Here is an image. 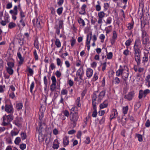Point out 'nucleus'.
Segmentation results:
<instances>
[{"label": "nucleus", "mask_w": 150, "mask_h": 150, "mask_svg": "<svg viewBox=\"0 0 150 150\" xmlns=\"http://www.w3.org/2000/svg\"><path fill=\"white\" fill-rule=\"evenodd\" d=\"M141 41L139 39H136L135 42L133 47V49L134 52L135 60L137 63V65L140 64L141 51L140 50Z\"/></svg>", "instance_id": "nucleus-1"}, {"label": "nucleus", "mask_w": 150, "mask_h": 150, "mask_svg": "<svg viewBox=\"0 0 150 150\" xmlns=\"http://www.w3.org/2000/svg\"><path fill=\"white\" fill-rule=\"evenodd\" d=\"M96 92L97 93L98 91L94 92L91 96L92 106L93 110H97V103L96 102V99L97 98V100L98 102H100L105 96V91H103L100 93L97 97Z\"/></svg>", "instance_id": "nucleus-2"}, {"label": "nucleus", "mask_w": 150, "mask_h": 150, "mask_svg": "<svg viewBox=\"0 0 150 150\" xmlns=\"http://www.w3.org/2000/svg\"><path fill=\"white\" fill-rule=\"evenodd\" d=\"M14 116L12 114H5L2 117V125L4 126H7L10 124V122L13 119Z\"/></svg>", "instance_id": "nucleus-3"}, {"label": "nucleus", "mask_w": 150, "mask_h": 150, "mask_svg": "<svg viewBox=\"0 0 150 150\" xmlns=\"http://www.w3.org/2000/svg\"><path fill=\"white\" fill-rule=\"evenodd\" d=\"M5 111L9 114H12L14 112V109L12 104L11 103L9 104L6 103L4 106Z\"/></svg>", "instance_id": "nucleus-4"}, {"label": "nucleus", "mask_w": 150, "mask_h": 150, "mask_svg": "<svg viewBox=\"0 0 150 150\" xmlns=\"http://www.w3.org/2000/svg\"><path fill=\"white\" fill-rule=\"evenodd\" d=\"M43 113L41 112V114L39 115V127L38 130L39 133H41L42 131V129L43 128L42 126L45 127V124L44 123H42V118L43 117Z\"/></svg>", "instance_id": "nucleus-5"}, {"label": "nucleus", "mask_w": 150, "mask_h": 150, "mask_svg": "<svg viewBox=\"0 0 150 150\" xmlns=\"http://www.w3.org/2000/svg\"><path fill=\"white\" fill-rule=\"evenodd\" d=\"M71 115L70 120L73 122L74 126L75 127L76 122L79 117L78 113L77 112H75L74 113H72Z\"/></svg>", "instance_id": "nucleus-6"}, {"label": "nucleus", "mask_w": 150, "mask_h": 150, "mask_svg": "<svg viewBox=\"0 0 150 150\" xmlns=\"http://www.w3.org/2000/svg\"><path fill=\"white\" fill-rule=\"evenodd\" d=\"M105 14H106L103 11H101L98 13V19L97 22L98 24H101V26L103 22L102 20L105 17Z\"/></svg>", "instance_id": "nucleus-7"}, {"label": "nucleus", "mask_w": 150, "mask_h": 150, "mask_svg": "<svg viewBox=\"0 0 150 150\" xmlns=\"http://www.w3.org/2000/svg\"><path fill=\"white\" fill-rule=\"evenodd\" d=\"M92 36V32H91L89 33L87 35L86 45L88 47V51L90 50V43L91 38Z\"/></svg>", "instance_id": "nucleus-8"}, {"label": "nucleus", "mask_w": 150, "mask_h": 150, "mask_svg": "<svg viewBox=\"0 0 150 150\" xmlns=\"http://www.w3.org/2000/svg\"><path fill=\"white\" fill-rule=\"evenodd\" d=\"M134 95V91H132L129 92L128 94L124 96V98L127 99L128 100L130 101L132 100Z\"/></svg>", "instance_id": "nucleus-9"}, {"label": "nucleus", "mask_w": 150, "mask_h": 150, "mask_svg": "<svg viewBox=\"0 0 150 150\" xmlns=\"http://www.w3.org/2000/svg\"><path fill=\"white\" fill-rule=\"evenodd\" d=\"M149 53V51L146 50L144 52V56L142 58V62L145 63H146L148 60V56Z\"/></svg>", "instance_id": "nucleus-10"}, {"label": "nucleus", "mask_w": 150, "mask_h": 150, "mask_svg": "<svg viewBox=\"0 0 150 150\" xmlns=\"http://www.w3.org/2000/svg\"><path fill=\"white\" fill-rule=\"evenodd\" d=\"M124 69L123 71V74L122 75V78L125 77V78H128L129 75V70L128 67L125 66H124Z\"/></svg>", "instance_id": "nucleus-11"}, {"label": "nucleus", "mask_w": 150, "mask_h": 150, "mask_svg": "<svg viewBox=\"0 0 150 150\" xmlns=\"http://www.w3.org/2000/svg\"><path fill=\"white\" fill-rule=\"evenodd\" d=\"M84 71L83 67H80L77 71L76 75L79 76L80 79L82 80V78L83 76Z\"/></svg>", "instance_id": "nucleus-12"}, {"label": "nucleus", "mask_w": 150, "mask_h": 150, "mask_svg": "<svg viewBox=\"0 0 150 150\" xmlns=\"http://www.w3.org/2000/svg\"><path fill=\"white\" fill-rule=\"evenodd\" d=\"M109 102L107 100H105L99 106L100 109H102L107 108Z\"/></svg>", "instance_id": "nucleus-13"}, {"label": "nucleus", "mask_w": 150, "mask_h": 150, "mask_svg": "<svg viewBox=\"0 0 150 150\" xmlns=\"http://www.w3.org/2000/svg\"><path fill=\"white\" fill-rule=\"evenodd\" d=\"M117 112L115 109H112V114L110 116V119L111 120L114 118L116 117L117 116Z\"/></svg>", "instance_id": "nucleus-14"}, {"label": "nucleus", "mask_w": 150, "mask_h": 150, "mask_svg": "<svg viewBox=\"0 0 150 150\" xmlns=\"http://www.w3.org/2000/svg\"><path fill=\"white\" fill-rule=\"evenodd\" d=\"M86 8L87 6L86 5L83 4L81 8V10L79 13V14L82 15H85L86 13L85 9Z\"/></svg>", "instance_id": "nucleus-15"}, {"label": "nucleus", "mask_w": 150, "mask_h": 150, "mask_svg": "<svg viewBox=\"0 0 150 150\" xmlns=\"http://www.w3.org/2000/svg\"><path fill=\"white\" fill-rule=\"evenodd\" d=\"M93 74V70L91 68L87 69L86 71L87 76L88 78H91Z\"/></svg>", "instance_id": "nucleus-16"}, {"label": "nucleus", "mask_w": 150, "mask_h": 150, "mask_svg": "<svg viewBox=\"0 0 150 150\" xmlns=\"http://www.w3.org/2000/svg\"><path fill=\"white\" fill-rule=\"evenodd\" d=\"M142 44L144 45L145 46H146L147 44H149L150 41L149 40V36L142 38Z\"/></svg>", "instance_id": "nucleus-17"}, {"label": "nucleus", "mask_w": 150, "mask_h": 150, "mask_svg": "<svg viewBox=\"0 0 150 150\" xmlns=\"http://www.w3.org/2000/svg\"><path fill=\"white\" fill-rule=\"evenodd\" d=\"M59 142H58L57 139L55 140L53 142L52 145V148L54 149H57L59 147Z\"/></svg>", "instance_id": "nucleus-18"}, {"label": "nucleus", "mask_w": 150, "mask_h": 150, "mask_svg": "<svg viewBox=\"0 0 150 150\" xmlns=\"http://www.w3.org/2000/svg\"><path fill=\"white\" fill-rule=\"evenodd\" d=\"M17 57L19 58L20 61L19 62V64H22L24 61V59L22 57L19 51H18L17 53Z\"/></svg>", "instance_id": "nucleus-19"}, {"label": "nucleus", "mask_w": 150, "mask_h": 150, "mask_svg": "<svg viewBox=\"0 0 150 150\" xmlns=\"http://www.w3.org/2000/svg\"><path fill=\"white\" fill-rule=\"evenodd\" d=\"M69 137L67 136H65L63 139V143L64 146L65 147L68 145L69 144Z\"/></svg>", "instance_id": "nucleus-20"}, {"label": "nucleus", "mask_w": 150, "mask_h": 150, "mask_svg": "<svg viewBox=\"0 0 150 150\" xmlns=\"http://www.w3.org/2000/svg\"><path fill=\"white\" fill-rule=\"evenodd\" d=\"M78 23L80 25V26H82L84 27L85 25V23L81 17H79L77 20Z\"/></svg>", "instance_id": "nucleus-21"}, {"label": "nucleus", "mask_w": 150, "mask_h": 150, "mask_svg": "<svg viewBox=\"0 0 150 150\" xmlns=\"http://www.w3.org/2000/svg\"><path fill=\"white\" fill-rule=\"evenodd\" d=\"M36 26L38 28H41V27L42 22L40 18H38L36 20Z\"/></svg>", "instance_id": "nucleus-22"}, {"label": "nucleus", "mask_w": 150, "mask_h": 150, "mask_svg": "<svg viewBox=\"0 0 150 150\" xmlns=\"http://www.w3.org/2000/svg\"><path fill=\"white\" fill-rule=\"evenodd\" d=\"M124 69H119L116 72V76H119L120 75L122 76V74L123 73V71L124 70Z\"/></svg>", "instance_id": "nucleus-23"}, {"label": "nucleus", "mask_w": 150, "mask_h": 150, "mask_svg": "<svg viewBox=\"0 0 150 150\" xmlns=\"http://www.w3.org/2000/svg\"><path fill=\"white\" fill-rule=\"evenodd\" d=\"M20 118L18 117H17L16 118L14 122L15 125L18 126H19L20 125Z\"/></svg>", "instance_id": "nucleus-24"}, {"label": "nucleus", "mask_w": 150, "mask_h": 150, "mask_svg": "<svg viewBox=\"0 0 150 150\" xmlns=\"http://www.w3.org/2000/svg\"><path fill=\"white\" fill-rule=\"evenodd\" d=\"M55 45L57 48L60 47L61 46V43L59 40L58 39L56 38L55 41Z\"/></svg>", "instance_id": "nucleus-25"}, {"label": "nucleus", "mask_w": 150, "mask_h": 150, "mask_svg": "<svg viewBox=\"0 0 150 150\" xmlns=\"http://www.w3.org/2000/svg\"><path fill=\"white\" fill-rule=\"evenodd\" d=\"M23 107V103H17L16 105V108L18 110L21 109Z\"/></svg>", "instance_id": "nucleus-26"}, {"label": "nucleus", "mask_w": 150, "mask_h": 150, "mask_svg": "<svg viewBox=\"0 0 150 150\" xmlns=\"http://www.w3.org/2000/svg\"><path fill=\"white\" fill-rule=\"evenodd\" d=\"M6 70L7 72L10 75H11L13 74L14 71L12 68L7 67L6 69Z\"/></svg>", "instance_id": "nucleus-27"}, {"label": "nucleus", "mask_w": 150, "mask_h": 150, "mask_svg": "<svg viewBox=\"0 0 150 150\" xmlns=\"http://www.w3.org/2000/svg\"><path fill=\"white\" fill-rule=\"evenodd\" d=\"M144 94L143 91L142 90H140L138 96L139 99H141L143 97H144Z\"/></svg>", "instance_id": "nucleus-28"}, {"label": "nucleus", "mask_w": 150, "mask_h": 150, "mask_svg": "<svg viewBox=\"0 0 150 150\" xmlns=\"http://www.w3.org/2000/svg\"><path fill=\"white\" fill-rule=\"evenodd\" d=\"M128 110V106H126L125 107H124L122 108V112L124 115L126 114Z\"/></svg>", "instance_id": "nucleus-29"}, {"label": "nucleus", "mask_w": 150, "mask_h": 150, "mask_svg": "<svg viewBox=\"0 0 150 150\" xmlns=\"http://www.w3.org/2000/svg\"><path fill=\"white\" fill-rule=\"evenodd\" d=\"M80 97H78L76 100V105L79 107H80L81 106V104L80 103Z\"/></svg>", "instance_id": "nucleus-30"}, {"label": "nucleus", "mask_w": 150, "mask_h": 150, "mask_svg": "<svg viewBox=\"0 0 150 150\" xmlns=\"http://www.w3.org/2000/svg\"><path fill=\"white\" fill-rule=\"evenodd\" d=\"M21 137L22 140L25 139L27 138L26 133L23 132H22L21 134Z\"/></svg>", "instance_id": "nucleus-31"}, {"label": "nucleus", "mask_w": 150, "mask_h": 150, "mask_svg": "<svg viewBox=\"0 0 150 150\" xmlns=\"http://www.w3.org/2000/svg\"><path fill=\"white\" fill-rule=\"evenodd\" d=\"M58 24V28H62L64 24L63 20H59Z\"/></svg>", "instance_id": "nucleus-32"}, {"label": "nucleus", "mask_w": 150, "mask_h": 150, "mask_svg": "<svg viewBox=\"0 0 150 150\" xmlns=\"http://www.w3.org/2000/svg\"><path fill=\"white\" fill-rule=\"evenodd\" d=\"M142 38L149 36L147 34V33L146 31L143 30H142Z\"/></svg>", "instance_id": "nucleus-33"}, {"label": "nucleus", "mask_w": 150, "mask_h": 150, "mask_svg": "<svg viewBox=\"0 0 150 150\" xmlns=\"http://www.w3.org/2000/svg\"><path fill=\"white\" fill-rule=\"evenodd\" d=\"M19 10L20 11V18L21 19H23V18L25 17V13L23 11L21 8H20Z\"/></svg>", "instance_id": "nucleus-34"}, {"label": "nucleus", "mask_w": 150, "mask_h": 150, "mask_svg": "<svg viewBox=\"0 0 150 150\" xmlns=\"http://www.w3.org/2000/svg\"><path fill=\"white\" fill-rule=\"evenodd\" d=\"M71 45V47H73L76 42V40L74 37H72L70 40Z\"/></svg>", "instance_id": "nucleus-35"}, {"label": "nucleus", "mask_w": 150, "mask_h": 150, "mask_svg": "<svg viewBox=\"0 0 150 150\" xmlns=\"http://www.w3.org/2000/svg\"><path fill=\"white\" fill-rule=\"evenodd\" d=\"M21 139L20 137H17L15 141H14V143L16 145H18L19 143L21 142Z\"/></svg>", "instance_id": "nucleus-36"}, {"label": "nucleus", "mask_w": 150, "mask_h": 150, "mask_svg": "<svg viewBox=\"0 0 150 150\" xmlns=\"http://www.w3.org/2000/svg\"><path fill=\"white\" fill-rule=\"evenodd\" d=\"M56 88V84L52 83L50 86V90L52 91H54Z\"/></svg>", "instance_id": "nucleus-37"}, {"label": "nucleus", "mask_w": 150, "mask_h": 150, "mask_svg": "<svg viewBox=\"0 0 150 150\" xmlns=\"http://www.w3.org/2000/svg\"><path fill=\"white\" fill-rule=\"evenodd\" d=\"M136 136L138 138V139L139 142H141L143 141L142 135L139 134H137Z\"/></svg>", "instance_id": "nucleus-38"}, {"label": "nucleus", "mask_w": 150, "mask_h": 150, "mask_svg": "<svg viewBox=\"0 0 150 150\" xmlns=\"http://www.w3.org/2000/svg\"><path fill=\"white\" fill-rule=\"evenodd\" d=\"M16 26V24L15 23L11 22L9 23L8 27L9 28L11 29L15 27Z\"/></svg>", "instance_id": "nucleus-39"}, {"label": "nucleus", "mask_w": 150, "mask_h": 150, "mask_svg": "<svg viewBox=\"0 0 150 150\" xmlns=\"http://www.w3.org/2000/svg\"><path fill=\"white\" fill-rule=\"evenodd\" d=\"M63 10V8L62 7H60L58 8L57 11V14L59 15H60L62 13Z\"/></svg>", "instance_id": "nucleus-40"}, {"label": "nucleus", "mask_w": 150, "mask_h": 150, "mask_svg": "<svg viewBox=\"0 0 150 150\" xmlns=\"http://www.w3.org/2000/svg\"><path fill=\"white\" fill-rule=\"evenodd\" d=\"M33 55L35 60H37L38 59V57L37 53V51L36 50H34L33 51Z\"/></svg>", "instance_id": "nucleus-41"}, {"label": "nucleus", "mask_w": 150, "mask_h": 150, "mask_svg": "<svg viewBox=\"0 0 150 150\" xmlns=\"http://www.w3.org/2000/svg\"><path fill=\"white\" fill-rule=\"evenodd\" d=\"M132 41L130 38L127 40L125 42V45L127 47L129 46L132 43Z\"/></svg>", "instance_id": "nucleus-42"}, {"label": "nucleus", "mask_w": 150, "mask_h": 150, "mask_svg": "<svg viewBox=\"0 0 150 150\" xmlns=\"http://www.w3.org/2000/svg\"><path fill=\"white\" fill-rule=\"evenodd\" d=\"M98 4L96 6L95 8L96 11H99L101 10V6L100 5V3L98 1Z\"/></svg>", "instance_id": "nucleus-43"}, {"label": "nucleus", "mask_w": 150, "mask_h": 150, "mask_svg": "<svg viewBox=\"0 0 150 150\" xmlns=\"http://www.w3.org/2000/svg\"><path fill=\"white\" fill-rule=\"evenodd\" d=\"M54 28L56 29L57 34L59 35L60 34V29L61 28H58V25H55Z\"/></svg>", "instance_id": "nucleus-44"}, {"label": "nucleus", "mask_w": 150, "mask_h": 150, "mask_svg": "<svg viewBox=\"0 0 150 150\" xmlns=\"http://www.w3.org/2000/svg\"><path fill=\"white\" fill-rule=\"evenodd\" d=\"M7 64L8 66V68H12L14 67V63L13 62H8L7 63Z\"/></svg>", "instance_id": "nucleus-45"}, {"label": "nucleus", "mask_w": 150, "mask_h": 150, "mask_svg": "<svg viewBox=\"0 0 150 150\" xmlns=\"http://www.w3.org/2000/svg\"><path fill=\"white\" fill-rule=\"evenodd\" d=\"M84 142L86 144H88L91 142L90 137H87L86 138V140L84 141Z\"/></svg>", "instance_id": "nucleus-46"}, {"label": "nucleus", "mask_w": 150, "mask_h": 150, "mask_svg": "<svg viewBox=\"0 0 150 150\" xmlns=\"http://www.w3.org/2000/svg\"><path fill=\"white\" fill-rule=\"evenodd\" d=\"M34 45L35 47L38 50L39 49V47L38 45V40H35Z\"/></svg>", "instance_id": "nucleus-47"}, {"label": "nucleus", "mask_w": 150, "mask_h": 150, "mask_svg": "<svg viewBox=\"0 0 150 150\" xmlns=\"http://www.w3.org/2000/svg\"><path fill=\"white\" fill-rule=\"evenodd\" d=\"M109 7V4L107 3H104V10L105 11L107 10Z\"/></svg>", "instance_id": "nucleus-48"}, {"label": "nucleus", "mask_w": 150, "mask_h": 150, "mask_svg": "<svg viewBox=\"0 0 150 150\" xmlns=\"http://www.w3.org/2000/svg\"><path fill=\"white\" fill-rule=\"evenodd\" d=\"M6 142L8 144H11L12 143L11 139L10 137H8L6 138Z\"/></svg>", "instance_id": "nucleus-49"}, {"label": "nucleus", "mask_w": 150, "mask_h": 150, "mask_svg": "<svg viewBox=\"0 0 150 150\" xmlns=\"http://www.w3.org/2000/svg\"><path fill=\"white\" fill-rule=\"evenodd\" d=\"M150 92V90L149 89H146L143 91L144 94V98L145 97L146 95Z\"/></svg>", "instance_id": "nucleus-50"}, {"label": "nucleus", "mask_w": 150, "mask_h": 150, "mask_svg": "<svg viewBox=\"0 0 150 150\" xmlns=\"http://www.w3.org/2000/svg\"><path fill=\"white\" fill-rule=\"evenodd\" d=\"M112 20L111 18L110 17H109L107 18L105 23L106 24H110L111 23Z\"/></svg>", "instance_id": "nucleus-51"}, {"label": "nucleus", "mask_w": 150, "mask_h": 150, "mask_svg": "<svg viewBox=\"0 0 150 150\" xmlns=\"http://www.w3.org/2000/svg\"><path fill=\"white\" fill-rule=\"evenodd\" d=\"M112 52H109L107 55V58L108 59H111L112 57Z\"/></svg>", "instance_id": "nucleus-52"}, {"label": "nucleus", "mask_w": 150, "mask_h": 150, "mask_svg": "<svg viewBox=\"0 0 150 150\" xmlns=\"http://www.w3.org/2000/svg\"><path fill=\"white\" fill-rule=\"evenodd\" d=\"M26 146V144H22L20 145V147L22 150H23L25 149Z\"/></svg>", "instance_id": "nucleus-53"}, {"label": "nucleus", "mask_w": 150, "mask_h": 150, "mask_svg": "<svg viewBox=\"0 0 150 150\" xmlns=\"http://www.w3.org/2000/svg\"><path fill=\"white\" fill-rule=\"evenodd\" d=\"M51 80L52 82V83L56 84V80L54 76H53L51 77Z\"/></svg>", "instance_id": "nucleus-54"}, {"label": "nucleus", "mask_w": 150, "mask_h": 150, "mask_svg": "<svg viewBox=\"0 0 150 150\" xmlns=\"http://www.w3.org/2000/svg\"><path fill=\"white\" fill-rule=\"evenodd\" d=\"M34 86V83L33 81L32 82L30 88V91L31 93H32L33 92V90Z\"/></svg>", "instance_id": "nucleus-55"}, {"label": "nucleus", "mask_w": 150, "mask_h": 150, "mask_svg": "<svg viewBox=\"0 0 150 150\" xmlns=\"http://www.w3.org/2000/svg\"><path fill=\"white\" fill-rule=\"evenodd\" d=\"M63 113L64 115L68 117L69 115V113L68 111L67 110H65L63 112Z\"/></svg>", "instance_id": "nucleus-56"}, {"label": "nucleus", "mask_w": 150, "mask_h": 150, "mask_svg": "<svg viewBox=\"0 0 150 150\" xmlns=\"http://www.w3.org/2000/svg\"><path fill=\"white\" fill-rule=\"evenodd\" d=\"M94 111L93 112L92 114V116L93 117H96L97 116V110H93Z\"/></svg>", "instance_id": "nucleus-57"}, {"label": "nucleus", "mask_w": 150, "mask_h": 150, "mask_svg": "<svg viewBox=\"0 0 150 150\" xmlns=\"http://www.w3.org/2000/svg\"><path fill=\"white\" fill-rule=\"evenodd\" d=\"M68 83L69 85V86L71 87L74 84V82L72 81L71 79H70L68 80Z\"/></svg>", "instance_id": "nucleus-58"}, {"label": "nucleus", "mask_w": 150, "mask_h": 150, "mask_svg": "<svg viewBox=\"0 0 150 150\" xmlns=\"http://www.w3.org/2000/svg\"><path fill=\"white\" fill-rule=\"evenodd\" d=\"M114 80L115 82V84H118L120 82V79L117 77H115L114 79Z\"/></svg>", "instance_id": "nucleus-59"}, {"label": "nucleus", "mask_w": 150, "mask_h": 150, "mask_svg": "<svg viewBox=\"0 0 150 150\" xmlns=\"http://www.w3.org/2000/svg\"><path fill=\"white\" fill-rule=\"evenodd\" d=\"M57 64L58 66H61V61L60 59L59 58H57L56 59Z\"/></svg>", "instance_id": "nucleus-60"}, {"label": "nucleus", "mask_w": 150, "mask_h": 150, "mask_svg": "<svg viewBox=\"0 0 150 150\" xmlns=\"http://www.w3.org/2000/svg\"><path fill=\"white\" fill-rule=\"evenodd\" d=\"M27 71L30 74V75H32L33 74V69L28 67Z\"/></svg>", "instance_id": "nucleus-61"}, {"label": "nucleus", "mask_w": 150, "mask_h": 150, "mask_svg": "<svg viewBox=\"0 0 150 150\" xmlns=\"http://www.w3.org/2000/svg\"><path fill=\"white\" fill-rule=\"evenodd\" d=\"M105 120V117H103L102 119L99 121V123L101 125L103 124Z\"/></svg>", "instance_id": "nucleus-62"}, {"label": "nucleus", "mask_w": 150, "mask_h": 150, "mask_svg": "<svg viewBox=\"0 0 150 150\" xmlns=\"http://www.w3.org/2000/svg\"><path fill=\"white\" fill-rule=\"evenodd\" d=\"M55 75L57 77H60L61 75V73L60 71L57 70L55 73Z\"/></svg>", "instance_id": "nucleus-63"}, {"label": "nucleus", "mask_w": 150, "mask_h": 150, "mask_svg": "<svg viewBox=\"0 0 150 150\" xmlns=\"http://www.w3.org/2000/svg\"><path fill=\"white\" fill-rule=\"evenodd\" d=\"M9 96L10 98L12 99H14V98L15 97V95L14 93L13 92H12L11 93H10L9 95Z\"/></svg>", "instance_id": "nucleus-64"}]
</instances>
